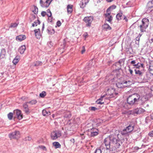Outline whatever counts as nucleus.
I'll return each mask as SVG.
<instances>
[{"label": "nucleus", "instance_id": "nucleus-1", "mask_svg": "<svg viewBox=\"0 0 153 153\" xmlns=\"http://www.w3.org/2000/svg\"><path fill=\"white\" fill-rule=\"evenodd\" d=\"M120 141L114 138L112 136H109L105 138L104 143L100 148L97 149L94 153H113L115 150L120 146Z\"/></svg>", "mask_w": 153, "mask_h": 153}, {"label": "nucleus", "instance_id": "nucleus-2", "mask_svg": "<svg viewBox=\"0 0 153 153\" xmlns=\"http://www.w3.org/2000/svg\"><path fill=\"white\" fill-rule=\"evenodd\" d=\"M140 98V96L137 94H133L129 96L127 98V103H125L123 105V106L125 108L129 109L130 106H128V105L132 106L134 104H137Z\"/></svg>", "mask_w": 153, "mask_h": 153}, {"label": "nucleus", "instance_id": "nucleus-3", "mask_svg": "<svg viewBox=\"0 0 153 153\" xmlns=\"http://www.w3.org/2000/svg\"><path fill=\"white\" fill-rule=\"evenodd\" d=\"M149 24V21L148 19L143 18L142 20V24L138 26V29L141 32H146Z\"/></svg>", "mask_w": 153, "mask_h": 153}, {"label": "nucleus", "instance_id": "nucleus-4", "mask_svg": "<svg viewBox=\"0 0 153 153\" xmlns=\"http://www.w3.org/2000/svg\"><path fill=\"white\" fill-rule=\"evenodd\" d=\"M134 129V126L131 125H129L126 128L121 131V133L123 135H126L128 133L131 132Z\"/></svg>", "mask_w": 153, "mask_h": 153}, {"label": "nucleus", "instance_id": "nucleus-5", "mask_svg": "<svg viewBox=\"0 0 153 153\" xmlns=\"http://www.w3.org/2000/svg\"><path fill=\"white\" fill-rule=\"evenodd\" d=\"M53 0H40V4L41 6L43 8H47L50 5Z\"/></svg>", "mask_w": 153, "mask_h": 153}, {"label": "nucleus", "instance_id": "nucleus-6", "mask_svg": "<svg viewBox=\"0 0 153 153\" xmlns=\"http://www.w3.org/2000/svg\"><path fill=\"white\" fill-rule=\"evenodd\" d=\"M93 20V18L92 16H86L83 19V21L86 24V26L87 27H90Z\"/></svg>", "mask_w": 153, "mask_h": 153}, {"label": "nucleus", "instance_id": "nucleus-7", "mask_svg": "<svg viewBox=\"0 0 153 153\" xmlns=\"http://www.w3.org/2000/svg\"><path fill=\"white\" fill-rule=\"evenodd\" d=\"M115 91L114 88H110L108 90L106 94L109 95L110 98L115 97L118 94L117 93L115 92Z\"/></svg>", "mask_w": 153, "mask_h": 153}, {"label": "nucleus", "instance_id": "nucleus-8", "mask_svg": "<svg viewBox=\"0 0 153 153\" xmlns=\"http://www.w3.org/2000/svg\"><path fill=\"white\" fill-rule=\"evenodd\" d=\"M20 133L18 131H15L9 134V137L12 139H18L20 137Z\"/></svg>", "mask_w": 153, "mask_h": 153}, {"label": "nucleus", "instance_id": "nucleus-9", "mask_svg": "<svg viewBox=\"0 0 153 153\" xmlns=\"http://www.w3.org/2000/svg\"><path fill=\"white\" fill-rule=\"evenodd\" d=\"M61 135L60 132L59 131H55L51 133V137L53 140H55Z\"/></svg>", "mask_w": 153, "mask_h": 153}, {"label": "nucleus", "instance_id": "nucleus-10", "mask_svg": "<svg viewBox=\"0 0 153 153\" xmlns=\"http://www.w3.org/2000/svg\"><path fill=\"white\" fill-rule=\"evenodd\" d=\"M14 113L16 115L17 119L19 120H20L22 118V114L21 111L20 110L16 109L14 111Z\"/></svg>", "mask_w": 153, "mask_h": 153}, {"label": "nucleus", "instance_id": "nucleus-11", "mask_svg": "<svg viewBox=\"0 0 153 153\" xmlns=\"http://www.w3.org/2000/svg\"><path fill=\"white\" fill-rule=\"evenodd\" d=\"M27 104V103L26 102L25 103H24L23 105V110L26 114H29L30 111L28 108V106Z\"/></svg>", "mask_w": 153, "mask_h": 153}, {"label": "nucleus", "instance_id": "nucleus-12", "mask_svg": "<svg viewBox=\"0 0 153 153\" xmlns=\"http://www.w3.org/2000/svg\"><path fill=\"white\" fill-rule=\"evenodd\" d=\"M145 110L142 108H137L135 109L134 111V114H140L144 112Z\"/></svg>", "mask_w": 153, "mask_h": 153}, {"label": "nucleus", "instance_id": "nucleus-13", "mask_svg": "<svg viewBox=\"0 0 153 153\" xmlns=\"http://www.w3.org/2000/svg\"><path fill=\"white\" fill-rule=\"evenodd\" d=\"M89 1V0H82L79 4L80 7L82 8L85 7Z\"/></svg>", "mask_w": 153, "mask_h": 153}, {"label": "nucleus", "instance_id": "nucleus-14", "mask_svg": "<svg viewBox=\"0 0 153 153\" xmlns=\"http://www.w3.org/2000/svg\"><path fill=\"white\" fill-rule=\"evenodd\" d=\"M35 34L36 37L37 39H39L41 36L40 30L39 28L34 30Z\"/></svg>", "mask_w": 153, "mask_h": 153}, {"label": "nucleus", "instance_id": "nucleus-15", "mask_svg": "<svg viewBox=\"0 0 153 153\" xmlns=\"http://www.w3.org/2000/svg\"><path fill=\"white\" fill-rule=\"evenodd\" d=\"M26 38L25 35H21L17 36L16 37V39L17 40L19 41H22L23 40L25 39Z\"/></svg>", "mask_w": 153, "mask_h": 153}, {"label": "nucleus", "instance_id": "nucleus-16", "mask_svg": "<svg viewBox=\"0 0 153 153\" xmlns=\"http://www.w3.org/2000/svg\"><path fill=\"white\" fill-rule=\"evenodd\" d=\"M6 55V51L4 49L1 50L0 54V58L1 59L4 58Z\"/></svg>", "mask_w": 153, "mask_h": 153}, {"label": "nucleus", "instance_id": "nucleus-17", "mask_svg": "<svg viewBox=\"0 0 153 153\" xmlns=\"http://www.w3.org/2000/svg\"><path fill=\"white\" fill-rule=\"evenodd\" d=\"M149 10L151 12L153 13V9H152V8L153 7V0L150 2H149L148 3Z\"/></svg>", "mask_w": 153, "mask_h": 153}, {"label": "nucleus", "instance_id": "nucleus-18", "mask_svg": "<svg viewBox=\"0 0 153 153\" xmlns=\"http://www.w3.org/2000/svg\"><path fill=\"white\" fill-rule=\"evenodd\" d=\"M26 49L25 46L24 45L21 46L19 49V51L21 54H23L24 52Z\"/></svg>", "mask_w": 153, "mask_h": 153}, {"label": "nucleus", "instance_id": "nucleus-19", "mask_svg": "<svg viewBox=\"0 0 153 153\" xmlns=\"http://www.w3.org/2000/svg\"><path fill=\"white\" fill-rule=\"evenodd\" d=\"M116 85L117 87L119 88H123L125 87L123 81L122 82H118L116 84Z\"/></svg>", "mask_w": 153, "mask_h": 153}, {"label": "nucleus", "instance_id": "nucleus-20", "mask_svg": "<svg viewBox=\"0 0 153 153\" xmlns=\"http://www.w3.org/2000/svg\"><path fill=\"white\" fill-rule=\"evenodd\" d=\"M73 5L69 4L67 6V12L68 13H71L73 11Z\"/></svg>", "mask_w": 153, "mask_h": 153}, {"label": "nucleus", "instance_id": "nucleus-21", "mask_svg": "<svg viewBox=\"0 0 153 153\" xmlns=\"http://www.w3.org/2000/svg\"><path fill=\"white\" fill-rule=\"evenodd\" d=\"M104 97H105V95L101 96V97L96 101V102L97 104H99L102 105L104 103V102H102L101 101H102L103 98Z\"/></svg>", "mask_w": 153, "mask_h": 153}, {"label": "nucleus", "instance_id": "nucleus-22", "mask_svg": "<svg viewBox=\"0 0 153 153\" xmlns=\"http://www.w3.org/2000/svg\"><path fill=\"white\" fill-rule=\"evenodd\" d=\"M124 86L125 87L129 86L132 84V82L130 81H123Z\"/></svg>", "mask_w": 153, "mask_h": 153}, {"label": "nucleus", "instance_id": "nucleus-23", "mask_svg": "<svg viewBox=\"0 0 153 153\" xmlns=\"http://www.w3.org/2000/svg\"><path fill=\"white\" fill-rule=\"evenodd\" d=\"M116 6L115 5H112L110 7L108 8L107 9L106 11L107 13L109 12L111 10L115 9L116 8Z\"/></svg>", "mask_w": 153, "mask_h": 153}, {"label": "nucleus", "instance_id": "nucleus-24", "mask_svg": "<svg viewBox=\"0 0 153 153\" xmlns=\"http://www.w3.org/2000/svg\"><path fill=\"white\" fill-rule=\"evenodd\" d=\"M53 145L56 148H59L61 147V145L58 142H55L53 143Z\"/></svg>", "mask_w": 153, "mask_h": 153}, {"label": "nucleus", "instance_id": "nucleus-25", "mask_svg": "<svg viewBox=\"0 0 153 153\" xmlns=\"http://www.w3.org/2000/svg\"><path fill=\"white\" fill-rule=\"evenodd\" d=\"M40 22L39 20L38 19L36 21L34 22L32 24V26L33 27L36 26L38 25H39Z\"/></svg>", "mask_w": 153, "mask_h": 153}, {"label": "nucleus", "instance_id": "nucleus-26", "mask_svg": "<svg viewBox=\"0 0 153 153\" xmlns=\"http://www.w3.org/2000/svg\"><path fill=\"white\" fill-rule=\"evenodd\" d=\"M103 28L104 29H105L106 30H110L111 29V27L108 25L107 24H105L104 25H103Z\"/></svg>", "mask_w": 153, "mask_h": 153}, {"label": "nucleus", "instance_id": "nucleus-27", "mask_svg": "<svg viewBox=\"0 0 153 153\" xmlns=\"http://www.w3.org/2000/svg\"><path fill=\"white\" fill-rule=\"evenodd\" d=\"M42 114L44 116H48L50 114V112L47 111L45 109H44L42 110Z\"/></svg>", "mask_w": 153, "mask_h": 153}, {"label": "nucleus", "instance_id": "nucleus-28", "mask_svg": "<svg viewBox=\"0 0 153 153\" xmlns=\"http://www.w3.org/2000/svg\"><path fill=\"white\" fill-rule=\"evenodd\" d=\"M91 63L92 62H90L85 67V72H87L88 70V68H91V65H92Z\"/></svg>", "mask_w": 153, "mask_h": 153}, {"label": "nucleus", "instance_id": "nucleus-29", "mask_svg": "<svg viewBox=\"0 0 153 153\" xmlns=\"http://www.w3.org/2000/svg\"><path fill=\"white\" fill-rule=\"evenodd\" d=\"M131 64L133 65V66H136L137 68H139L140 66L139 65V63L136 64V62L135 60H132L131 62Z\"/></svg>", "mask_w": 153, "mask_h": 153}, {"label": "nucleus", "instance_id": "nucleus-30", "mask_svg": "<svg viewBox=\"0 0 153 153\" xmlns=\"http://www.w3.org/2000/svg\"><path fill=\"white\" fill-rule=\"evenodd\" d=\"M122 14L121 13H118L116 16V18L118 20H120L121 19L122 17Z\"/></svg>", "mask_w": 153, "mask_h": 153}, {"label": "nucleus", "instance_id": "nucleus-31", "mask_svg": "<svg viewBox=\"0 0 153 153\" xmlns=\"http://www.w3.org/2000/svg\"><path fill=\"white\" fill-rule=\"evenodd\" d=\"M33 12L34 13V14H37L38 12V8L35 6H34L33 7Z\"/></svg>", "mask_w": 153, "mask_h": 153}, {"label": "nucleus", "instance_id": "nucleus-32", "mask_svg": "<svg viewBox=\"0 0 153 153\" xmlns=\"http://www.w3.org/2000/svg\"><path fill=\"white\" fill-rule=\"evenodd\" d=\"M18 57L17 56L13 60V62L14 64L16 65L19 62V60Z\"/></svg>", "mask_w": 153, "mask_h": 153}, {"label": "nucleus", "instance_id": "nucleus-33", "mask_svg": "<svg viewBox=\"0 0 153 153\" xmlns=\"http://www.w3.org/2000/svg\"><path fill=\"white\" fill-rule=\"evenodd\" d=\"M26 102L27 103H30L31 105H33L35 104L37 102V101L36 100H33Z\"/></svg>", "mask_w": 153, "mask_h": 153}, {"label": "nucleus", "instance_id": "nucleus-34", "mask_svg": "<svg viewBox=\"0 0 153 153\" xmlns=\"http://www.w3.org/2000/svg\"><path fill=\"white\" fill-rule=\"evenodd\" d=\"M135 73L136 74H138L140 76L142 75V72L139 70L135 69Z\"/></svg>", "mask_w": 153, "mask_h": 153}, {"label": "nucleus", "instance_id": "nucleus-35", "mask_svg": "<svg viewBox=\"0 0 153 153\" xmlns=\"http://www.w3.org/2000/svg\"><path fill=\"white\" fill-rule=\"evenodd\" d=\"M46 95V92L45 91H43L40 94V96L42 98L44 97Z\"/></svg>", "mask_w": 153, "mask_h": 153}, {"label": "nucleus", "instance_id": "nucleus-36", "mask_svg": "<svg viewBox=\"0 0 153 153\" xmlns=\"http://www.w3.org/2000/svg\"><path fill=\"white\" fill-rule=\"evenodd\" d=\"M149 70L151 74L153 75V66L150 65L149 68Z\"/></svg>", "mask_w": 153, "mask_h": 153}, {"label": "nucleus", "instance_id": "nucleus-37", "mask_svg": "<svg viewBox=\"0 0 153 153\" xmlns=\"http://www.w3.org/2000/svg\"><path fill=\"white\" fill-rule=\"evenodd\" d=\"M91 134L90 135L91 137H94L95 136H97L98 135V132L96 131L93 132H90Z\"/></svg>", "mask_w": 153, "mask_h": 153}, {"label": "nucleus", "instance_id": "nucleus-38", "mask_svg": "<svg viewBox=\"0 0 153 153\" xmlns=\"http://www.w3.org/2000/svg\"><path fill=\"white\" fill-rule=\"evenodd\" d=\"M7 116L8 119L10 120H11L12 119L13 117V113L12 112H10L8 114Z\"/></svg>", "mask_w": 153, "mask_h": 153}, {"label": "nucleus", "instance_id": "nucleus-39", "mask_svg": "<svg viewBox=\"0 0 153 153\" xmlns=\"http://www.w3.org/2000/svg\"><path fill=\"white\" fill-rule=\"evenodd\" d=\"M42 62L40 61H37L34 63L35 66H38L39 65H42Z\"/></svg>", "mask_w": 153, "mask_h": 153}, {"label": "nucleus", "instance_id": "nucleus-40", "mask_svg": "<svg viewBox=\"0 0 153 153\" xmlns=\"http://www.w3.org/2000/svg\"><path fill=\"white\" fill-rule=\"evenodd\" d=\"M18 24L16 23H12L11 24L10 26V27H15L17 26Z\"/></svg>", "mask_w": 153, "mask_h": 153}, {"label": "nucleus", "instance_id": "nucleus-41", "mask_svg": "<svg viewBox=\"0 0 153 153\" xmlns=\"http://www.w3.org/2000/svg\"><path fill=\"white\" fill-rule=\"evenodd\" d=\"M112 19V16H109L108 17H106V20L110 22Z\"/></svg>", "mask_w": 153, "mask_h": 153}, {"label": "nucleus", "instance_id": "nucleus-42", "mask_svg": "<svg viewBox=\"0 0 153 153\" xmlns=\"http://www.w3.org/2000/svg\"><path fill=\"white\" fill-rule=\"evenodd\" d=\"M89 109L91 110L92 111H95L97 109V108H96L94 107H90L89 108Z\"/></svg>", "mask_w": 153, "mask_h": 153}, {"label": "nucleus", "instance_id": "nucleus-43", "mask_svg": "<svg viewBox=\"0 0 153 153\" xmlns=\"http://www.w3.org/2000/svg\"><path fill=\"white\" fill-rule=\"evenodd\" d=\"M95 131H96L98 132V130L97 128H93L91 129L90 132H95Z\"/></svg>", "mask_w": 153, "mask_h": 153}, {"label": "nucleus", "instance_id": "nucleus-44", "mask_svg": "<svg viewBox=\"0 0 153 153\" xmlns=\"http://www.w3.org/2000/svg\"><path fill=\"white\" fill-rule=\"evenodd\" d=\"M41 15L43 17L45 16L46 15H47L46 12L44 11H43L41 13Z\"/></svg>", "mask_w": 153, "mask_h": 153}, {"label": "nucleus", "instance_id": "nucleus-45", "mask_svg": "<svg viewBox=\"0 0 153 153\" xmlns=\"http://www.w3.org/2000/svg\"><path fill=\"white\" fill-rule=\"evenodd\" d=\"M31 139V137L30 136H27L25 137V140H30Z\"/></svg>", "mask_w": 153, "mask_h": 153}, {"label": "nucleus", "instance_id": "nucleus-46", "mask_svg": "<svg viewBox=\"0 0 153 153\" xmlns=\"http://www.w3.org/2000/svg\"><path fill=\"white\" fill-rule=\"evenodd\" d=\"M57 25L58 26H60L61 25V23L60 21H58L56 23Z\"/></svg>", "mask_w": 153, "mask_h": 153}, {"label": "nucleus", "instance_id": "nucleus-47", "mask_svg": "<svg viewBox=\"0 0 153 153\" xmlns=\"http://www.w3.org/2000/svg\"><path fill=\"white\" fill-rule=\"evenodd\" d=\"M85 51V47L84 46H83L82 47V50L81 51V53L82 54Z\"/></svg>", "mask_w": 153, "mask_h": 153}, {"label": "nucleus", "instance_id": "nucleus-48", "mask_svg": "<svg viewBox=\"0 0 153 153\" xmlns=\"http://www.w3.org/2000/svg\"><path fill=\"white\" fill-rule=\"evenodd\" d=\"M48 22H51L52 21V17H48Z\"/></svg>", "mask_w": 153, "mask_h": 153}, {"label": "nucleus", "instance_id": "nucleus-49", "mask_svg": "<svg viewBox=\"0 0 153 153\" xmlns=\"http://www.w3.org/2000/svg\"><path fill=\"white\" fill-rule=\"evenodd\" d=\"M128 71L130 74L131 75H132L133 71L130 68V67H129Z\"/></svg>", "mask_w": 153, "mask_h": 153}, {"label": "nucleus", "instance_id": "nucleus-50", "mask_svg": "<svg viewBox=\"0 0 153 153\" xmlns=\"http://www.w3.org/2000/svg\"><path fill=\"white\" fill-rule=\"evenodd\" d=\"M149 136L151 137H153V131L150 132L149 134Z\"/></svg>", "mask_w": 153, "mask_h": 153}, {"label": "nucleus", "instance_id": "nucleus-51", "mask_svg": "<svg viewBox=\"0 0 153 153\" xmlns=\"http://www.w3.org/2000/svg\"><path fill=\"white\" fill-rule=\"evenodd\" d=\"M110 13H106L105 14V16H106V17H109V16H110Z\"/></svg>", "mask_w": 153, "mask_h": 153}, {"label": "nucleus", "instance_id": "nucleus-52", "mask_svg": "<svg viewBox=\"0 0 153 153\" xmlns=\"http://www.w3.org/2000/svg\"><path fill=\"white\" fill-rule=\"evenodd\" d=\"M47 15L48 17H51L52 16V13L51 12L48 13L47 14Z\"/></svg>", "mask_w": 153, "mask_h": 153}, {"label": "nucleus", "instance_id": "nucleus-53", "mask_svg": "<svg viewBox=\"0 0 153 153\" xmlns=\"http://www.w3.org/2000/svg\"><path fill=\"white\" fill-rule=\"evenodd\" d=\"M114 0H106V1L108 2H111L113 1Z\"/></svg>", "mask_w": 153, "mask_h": 153}, {"label": "nucleus", "instance_id": "nucleus-54", "mask_svg": "<svg viewBox=\"0 0 153 153\" xmlns=\"http://www.w3.org/2000/svg\"><path fill=\"white\" fill-rule=\"evenodd\" d=\"M70 141L71 142H72V143H74V139H72L71 140H70Z\"/></svg>", "mask_w": 153, "mask_h": 153}, {"label": "nucleus", "instance_id": "nucleus-55", "mask_svg": "<svg viewBox=\"0 0 153 153\" xmlns=\"http://www.w3.org/2000/svg\"><path fill=\"white\" fill-rule=\"evenodd\" d=\"M44 27H45V25H44V23H43V25H42V31L43 30H44Z\"/></svg>", "mask_w": 153, "mask_h": 153}, {"label": "nucleus", "instance_id": "nucleus-56", "mask_svg": "<svg viewBox=\"0 0 153 153\" xmlns=\"http://www.w3.org/2000/svg\"><path fill=\"white\" fill-rule=\"evenodd\" d=\"M140 65H139V66H140L139 67H140L141 66L142 68L143 67V65H144L143 64H140Z\"/></svg>", "mask_w": 153, "mask_h": 153}, {"label": "nucleus", "instance_id": "nucleus-57", "mask_svg": "<svg viewBox=\"0 0 153 153\" xmlns=\"http://www.w3.org/2000/svg\"><path fill=\"white\" fill-rule=\"evenodd\" d=\"M151 117L152 119H153V113L151 115Z\"/></svg>", "mask_w": 153, "mask_h": 153}, {"label": "nucleus", "instance_id": "nucleus-58", "mask_svg": "<svg viewBox=\"0 0 153 153\" xmlns=\"http://www.w3.org/2000/svg\"><path fill=\"white\" fill-rule=\"evenodd\" d=\"M47 11L48 13H50V12H51L50 10L49 9L47 10Z\"/></svg>", "mask_w": 153, "mask_h": 153}, {"label": "nucleus", "instance_id": "nucleus-59", "mask_svg": "<svg viewBox=\"0 0 153 153\" xmlns=\"http://www.w3.org/2000/svg\"><path fill=\"white\" fill-rule=\"evenodd\" d=\"M151 41H150V42H153V39H151Z\"/></svg>", "mask_w": 153, "mask_h": 153}, {"label": "nucleus", "instance_id": "nucleus-60", "mask_svg": "<svg viewBox=\"0 0 153 153\" xmlns=\"http://www.w3.org/2000/svg\"><path fill=\"white\" fill-rule=\"evenodd\" d=\"M42 149H46V148H45V146H43V147L42 148Z\"/></svg>", "mask_w": 153, "mask_h": 153}, {"label": "nucleus", "instance_id": "nucleus-61", "mask_svg": "<svg viewBox=\"0 0 153 153\" xmlns=\"http://www.w3.org/2000/svg\"><path fill=\"white\" fill-rule=\"evenodd\" d=\"M100 119H98L97 120V122H99L100 123L101 122H100Z\"/></svg>", "mask_w": 153, "mask_h": 153}, {"label": "nucleus", "instance_id": "nucleus-62", "mask_svg": "<svg viewBox=\"0 0 153 153\" xmlns=\"http://www.w3.org/2000/svg\"><path fill=\"white\" fill-rule=\"evenodd\" d=\"M142 35V34H141L140 33L139 35V36H140V37Z\"/></svg>", "mask_w": 153, "mask_h": 153}, {"label": "nucleus", "instance_id": "nucleus-63", "mask_svg": "<svg viewBox=\"0 0 153 153\" xmlns=\"http://www.w3.org/2000/svg\"><path fill=\"white\" fill-rule=\"evenodd\" d=\"M118 131H115V133H118Z\"/></svg>", "mask_w": 153, "mask_h": 153}, {"label": "nucleus", "instance_id": "nucleus-64", "mask_svg": "<svg viewBox=\"0 0 153 153\" xmlns=\"http://www.w3.org/2000/svg\"><path fill=\"white\" fill-rule=\"evenodd\" d=\"M136 39H137L136 40H139V38L137 37Z\"/></svg>", "mask_w": 153, "mask_h": 153}]
</instances>
